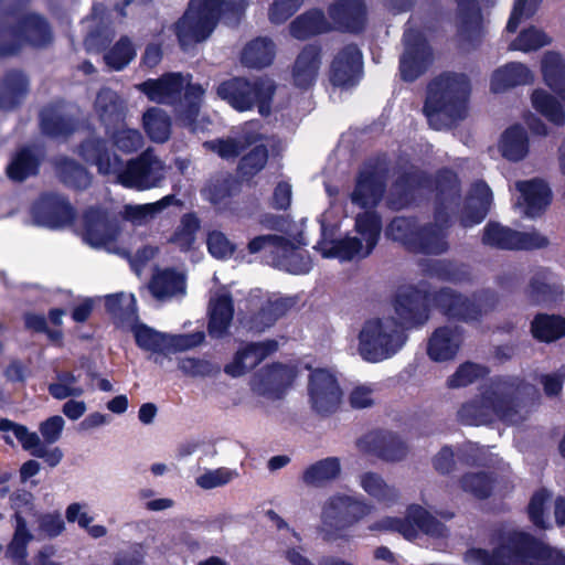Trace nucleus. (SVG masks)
I'll use <instances>...</instances> for the list:
<instances>
[{"label": "nucleus", "mask_w": 565, "mask_h": 565, "mask_svg": "<svg viewBox=\"0 0 565 565\" xmlns=\"http://www.w3.org/2000/svg\"><path fill=\"white\" fill-rule=\"evenodd\" d=\"M433 303L448 318L475 321L489 312L495 297L489 291L473 296L470 301L449 288H443L433 297L425 287H405L397 294L392 316L366 319L358 333V353L369 363H380L395 356L406 344V329L420 326L428 320V306Z\"/></svg>", "instance_id": "nucleus-1"}, {"label": "nucleus", "mask_w": 565, "mask_h": 565, "mask_svg": "<svg viewBox=\"0 0 565 565\" xmlns=\"http://www.w3.org/2000/svg\"><path fill=\"white\" fill-rule=\"evenodd\" d=\"M436 224L425 226L417 235L418 246L413 252L441 254L447 250L446 225L449 214H457L463 227L475 226L483 221L492 204V192L484 182H476L463 204H459V182L449 170L441 171L437 178Z\"/></svg>", "instance_id": "nucleus-2"}, {"label": "nucleus", "mask_w": 565, "mask_h": 565, "mask_svg": "<svg viewBox=\"0 0 565 565\" xmlns=\"http://www.w3.org/2000/svg\"><path fill=\"white\" fill-rule=\"evenodd\" d=\"M539 398L537 388L519 377L498 379L480 397L463 404L458 416L461 423L472 426L494 419L518 425L527 418Z\"/></svg>", "instance_id": "nucleus-3"}, {"label": "nucleus", "mask_w": 565, "mask_h": 565, "mask_svg": "<svg viewBox=\"0 0 565 565\" xmlns=\"http://www.w3.org/2000/svg\"><path fill=\"white\" fill-rule=\"evenodd\" d=\"M79 154L86 162L96 166L99 173L113 177L128 189H153L166 179L167 166L150 149L124 164L117 154L107 150L104 140L94 138L81 146Z\"/></svg>", "instance_id": "nucleus-4"}, {"label": "nucleus", "mask_w": 565, "mask_h": 565, "mask_svg": "<svg viewBox=\"0 0 565 565\" xmlns=\"http://www.w3.org/2000/svg\"><path fill=\"white\" fill-rule=\"evenodd\" d=\"M490 554L482 548L466 552L465 561L475 565H565V553L516 530L501 532Z\"/></svg>", "instance_id": "nucleus-5"}, {"label": "nucleus", "mask_w": 565, "mask_h": 565, "mask_svg": "<svg viewBox=\"0 0 565 565\" xmlns=\"http://www.w3.org/2000/svg\"><path fill=\"white\" fill-rule=\"evenodd\" d=\"M192 76L182 73H167L157 79H148L137 86L151 102L157 104H179L178 118L192 132L203 130L209 120H198L205 89L192 84Z\"/></svg>", "instance_id": "nucleus-6"}, {"label": "nucleus", "mask_w": 565, "mask_h": 565, "mask_svg": "<svg viewBox=\"0 0 565 565\" xmlns=\"http://www.w3.org/2000/svg\"><path fill=\"white\" fill-rule=\"evenodd\" d=\"M471 84L463 73L445 72L427 88L424 114L436 130L447 129L468 116Z\"/></svg>", "instance_id": "nucleus-7"}, {"label": "nucleus", "mask_w": 565, "mask_h": 565, "mask_svg": "<svg viewBox=\"0 0 565 565\" xmlns=\"http://www.w3.org/2000/svg\"><path fill=\"white\" fill-rule=\"evenodd\" d=\"M247 6V0H190L188 10L175 23L181 47L185 51L193 44L205 41L221 17L228 23L236 22Z\"/></svg>", "instance_id": "nucleus-8"}, {"label": "nucleus", "mask_w": 565, "mask_h": 565, "mask_svg": "<svg viewBox=\"0 0 565 565\" xmlns=\"http://www.w3.org/2000/svg\"><path fill=\"white\" fill-rule=\"evenodd\" d=\"M381 218L374 212L359 214L355 230L360 237H345L338 241H322L318 249L324 258H338L342 262L364 258L371 254L381 234Z\"/></svg>", "instance_id": "nucleus-9"}, {"label": "nucleus", "mask_w": 565, "mask_h": 565, "mask_svg": "<svg viewBox=\"0 0 565 565\" xmlns=\"http://www.w3.org/2000/svg\"><path fill=\"white\" fill-rule=\"evenodd\" d=\"M275 90V83L269 78L250 82L243 77H234L221 83L216 94L235 110L246 111L257 106L260 115L268 116Z\"/></svg>", "instance_id": "nucleus-10"}, {"label": "nucleus", "mask_w": 565, "mask_h": 565, "mask_svg": "<svg viewBox=\"0 0 565 565\" xmlns=\"http://www.w3.org/2000/svg\"><path fill=\"white\" fill-rule=\"evenodd\" d=\"M542 72L545 83L561 100L543 89H536L532 94V105L550 121L562 125L565 121V63L561 55L547 52L542 61Z\"/></svg>", "instance_id": "nucleus-11"}, {"label": "nucleus", "mask_w": 565, "mask_h": 565, "mask_svg": "<svg viewBox=\"0 0 565 565\" xmlns=\"http://www.w3.org/2000/svg\"><path fill=\"white\" fill-rule=\"evenodd\" d=\"M370 530L395 531L401 533L408 541L416 539L419 531L435 537H444L447 535L446 526L436 520L429 511L416 504L407 509L404 519L384 518L370 525Z\"/></svg>", "instance_id": "nucleus-12"}, {"label": "nucleus", "mask_w": 565, "mask_h": 565, "mask_svg": "<svg viewBox=\"0 0 565 565\" xmlns=\"http://www.w3.org/2000/svg\"><path fill=\"white\" fill-rule=\"evenodd\" d=\"M119 222L103 207H89L83 215V239L94 248H104L109 253H128L119 246Z\"/></svg>", "instance_id": "nucleus-13"}, {"label": "nucleus", "mask_w": 565, "mask_h": 565, "mask_svg": "<svg viewBox=\"0 0 565 565\" xmlns=\"http://www.w3.org/2000/svg\"><path fill=\"white\" fill-rule=\"evenodd\" d=\"M482 243L499 249L529 250L544 248L548 245L550 241L545 235L535 230L520 232L499 223L490 222L483 228Z\"/></svg>", "instance_id": "nucleus-14"}, {"label": "nucleus", "mask_w": 565, "mask_h": 565, "mask_svg": "<svg viewBox=\"0 0 565 565\" xmlns=\"http://www.w3.org/2000/svg\"><path fill=\"white\" fill-rule=\"evenodd\" d=\"M405 52L399 70L404 81L412 82L420 76L433 61L431 50L423 35L413 29L404 33Z\"/></svg>", "instance_id": "nucleus-15"}, {"label": "nucleus", "mask_w": 565, "mask_h": 565, "mask_svg": "<svg viewBox=\"0 0 565 565\" xmlns=\"http://www.w3.org/2000/svg\"><path fill=\"white\" fill-rule=\"evenodd\" d=\"M259 121L245 122L236 136L217 138L203 143V147L224 160L236 159L246 148L264 139Z\"/></svg>", "instance_id": "nucleus-16"}, {"label": "nucleus", "mask_w": 565, "mask_h": 565, "mask_svg": "<svg viewBox=\"0 0 565 565\" xmlns=\"http://www.w3.org/2000/svg\"><path fill=\"white\" fill-rule=\"evenodd\" d=\"M31 214L35 224L58 228L71 224L75 213L71 204L61 195H42L32 206Z\"/></svg>", "instance_id": "nucleus-17"}, {"label": "nucleus", "mask_w": 565, "mask_h": 565, "mask_svg": "<svg viewBox=\"0 0 565 565\" xmlns=\"http://www.w3.org/2000/svg\"><path fill=\"white\" fill-rule=\"evenodd\" d=\"M356 446L363 454L387 462L401 461L408 454L406 444L397 435L388 431H371L360 438Z\"/></svg>", "instance_id": "nucleus-18"}, {"label": "nucleus", "mask_w": 565, "mask_h": 565, "mask_svg": "<svg viewBox=\"0 0 565 565\" xmlns=\"http://www.w3.org/2000/svg\"><path fill=\"white\" fill-rule=\"evenodd\" d=\"M309 395L316 412L327 414L338 408L342 392L333 374L327 370L318 369L310 376Z\"/></svg>", "instance_id": "nucleus-19"}, {"label": "nucleus", "mask_w": 565, "mask_h": 565, "mask_svg": "<svg viewBox=\"0 0 565 565\" xmlns=\"http://www.w3.org/2000/svg\"><path fill=\"white\" fill-rule=\"evenodd\" d=\"M0 431H11L24 450L29 451L33 457L44 459L52 468L56 467L63 459L64 454L61 448L47 449L38 433L29 430L24 425L2 418L0 419Z\"/></svg>", "instance_id": "nucleus-20"}, {"label": "nucleus", "mask_w": 565, "mask_h": 565, "mask_svg": "<svg viewBox=\"0 0 565 565\" xmlns=\"http://www.w3.org/2000/svg\"><path fill=\"white\" fill-rule=\"evenodd\" d=\"M384 189V169L379 166L366 164L358 177L351 201L363 209L373 207L381 201Z\"/></svg>", "instance_id": "nucleus-21"}, {"label": "nucleus", "mask_w": 565, "mask_h": 565, "mask_svg": "<svg viewBox=\"0 0 565 565\" xmlns=\"http://www.w3.org/2000/svg\"><path fill=\"white\" fill-rule=\"evenodd\" d=\"M362 53L356 45L341 49L334 56L330 68V81L334 86L350 87L362 76Z\"/></svg>", "instance_id": "nucleus-22"}, {"label": "nucleus", "mask_w": 565, "mask_h": 565, "mask_svg": "<svg viewBox=\"0 0 565 565\" xmlns=\"http://www.w3.org/2000/svg\"><path fill=\"white\" fill-rule=\"evenodd\" d=\"M332 30L356 33L364 29L367 10L363 0H341L329 8Z\"/></svg>", "instance_id": "nucleus-23"}, {"label": "nucleus", "mask_w": 565, "mask_h": 565, "mask_svg": "<svg viewBox=\"0 0 565 565\" xmlns=\"http://www.w3.org/2000/svg\"><path fill=\"white\" fill-rule=\"evenodd\" d=\"M247 249L250 254H256L260 250L269 253L270 263L286 271H303L308 267L306 259H299L298 263L286 259L284 253L288 249L286 238L278 235H260L250 239L247 244Z\"/></svg>", "instance_id": "nucleus-24"}, {"label": "nucleus", "mask_w": 565, "mask_h": 565, "mask_svg": "<svg viewBox=\"0 0 565 565\" xmlns=\"http://www.w3.org/2000/svg\"><path fill=\"white\" fill-rule=\"evenodd\" d=\"M277 349L278 342L276 340L247 343L236 352L233 361L225 365L224 371L233 377L242 376L276 352Z\"/></svg>", "instance_id": "nucleus-25"}, {"label": "nucleus", "mask_w": 565, "mask_h": 565, "mask_svg": "<svg viewBox=\"0 0 565 565\" xmlns=\"http://www.w3.org/2000/svg\"><path fill=\"white\" fill-rule=\"evenodd\" d=\"M515 186L521 193L516 206L524 216L536 217L550 205L552 192L544 181L539 179L519 181Z\"/></svg>", "instance_id": "nucleus-26"}, {"label": "nucleus", "mask_w": 565, "mask_h": 565, "mask_svg": "<svg viewBox=\"0 0 565 565\" xmlns=\"http://www.w3.org/2000/svg\"><path fill=\"white\" fill-rule=\"evenodd\" d=\"M297 376L295 367L273 364L258 373L253 380V387L259 394L279 397Z\"/></svg>", "instance_id": "nucleus-27"}, {"label": "nucleus", "mask_w": 565, "mask_h": 565, "mask_svg": "<svg viewBox=\"0 0 565 565\" xmlns=\"http://www.w3.org/2000/svg\"><path fill=\"white\" fill-rule=\"evenodd\" d=\"M234 316L232 296L226 290L213 292L209 301V326L207 331L212 338L224 337Z\"/></svg>", "instance_id": "nucleus-28"}, {"label": "nucleus", "mask_w": 565, "mask_h": 565, "mask_svg": "<svg viewBox=\"0 0 565 565\" xmlns=\"http://www.w3.org/2000/svg\"><path fill=\"white\" fill-rule=\"evenodd\" d=\"M321 66V49L307 45L297 56L292 67L294 84L302 89L311 87L318 77Z\"/></svg>", "instance_id": "nucleus-29"}, {"label": "nucleus", "mask_w": 565, "mask_h": 565, "mask_svg": "<svg viewBox=\"0 0 565 565\" xmlns=\"http://www.w3.org/2000/svg\"><path fill=\"white\" fill-rule=\"evenodd\" d=\"M349 504L350 495L347 494H334L324 502L321 512V532L326 541L337 537L333 530L345 529Z\"/></svg>", "instance_id": "nucleus-30"}, {"label": "nucleus", "mask_w": 565, "mask_h": 565, "mask_svg": "<svg viewBox=\"0 0 565 565\" xmlns=\"http://www.w3.org/2000/svg\"><path fill=\"white\" fill-rule=\"evenodd\" d=\"M44 152L35 146H26L18 150L7 167L10 180L21 182L39 172Z\"/></svg>", "instance_id": "nucleus-31"}, {"label": "nucleus", "mask_w": 565, "mask_h": 565, "mask_svg": "<svg viewBox=\"0 0 565 565\" xmlns=\"http://www.w3.org/2000/svg\"><path fill=\"white\" fill-rule=\"evenodd\" d=\"M461 333L458 328H439L429 339L427 353L434 361H447L457 354L461 344Z\"/></svg>", "instance_id": "nucleus-32"}, {"label": "nucleus", "mask_w": 565, "mask_h": 565, "mask_svg": "<svg viewBox=\"0 0 565 565\" xmlns=\"http://www.w3.org/2000/svg\"><path fill=\"white\" fill-rule=\"evenodd\" d=\"M149 289L158 300H168L185 292V277L172 269L156 273L149 284Z\"/></svg>", "instance_id": "nucleus-33"}, {"label": "nucleus", "mask_w": 565, "mask_h": 565, "mask_svg": "<svg viewBox=\"0 0 565 565\" xmlns=\"http://www.w3.org/2000/svg\"><path fill=\"white\" fill-rule=\"evenodd\" d=\"M533 82V74L521 63H510L497 70L491 78V90L500 93L508 88Z\"/></svg>", "instance_id": "nucleus-34"}, {"label": "nucleus", "mask_w": 565, "mask_h": 565, "mask_svg": "<svg viewBox=\"0 0 565 565\" xmlns=\"http://www.w3.org/2000/svg\"><path fill=\"white\" fill-rule=\"evenodd\" d=\"M289 29L291 35L298 40L332 31L331 23L320 10H310L299 15Z\"/></svg>", "instance_id": "nucleus-35"}, {"label": "nucleus", "mask_w": 565, "mask_h": 565, "mask_svg": "<svg viewBox=\"0 0 565 565\" xmlns=\"http://www.w3.org/2000/svg\"><path fill=\"white\" fill-rule=\"evenodd\" d=\"M179 203L173 194L163 196L157 202L146 204H126L121 211V217L135 225H143L161 213L170 205Z\"/></svg>", "instance_id": "nucleus-36"}, {"label": "nucleus", "mask_w": 565, "mask_h": 565, "mask_svg": "<svg viewBox=\"0 0 565 565\" xmlns=\"http://www.w3.org/2000/svg\"><path fill=\"white\" fill-rule=\"evenodd\" d=\"M501 154L510 161H520L529 152V138L526 131L519 125L508 128L499 142Z\"/></svg>", "instance_id": "nucleus-37"}, {"label": "nucleus", "mask_w": 565, "mask_h": 565, "mask_svg": "<svg viewBox=\"0 0 565 565\" xmlns=\"http://www.w3.org/2000/svg\"><path fill=\"white\" fill-rule=\"evenodd\" d=\"M458 3V32L463 39L478 36L482 28V17L476 0H456Z\"/></svg>", "instance_id": "nucleus-38"}, {"label": "nucleus", "mask_w": 565, "mask_h": 565, "mask_svg": "<svg viewBox=\"0 0 565 565\" xmlns=\"http://www.w3.org/2000/svg\"><path fill=\"white\" fill-rule=\"evenodd\" d=\"M275 56V45L266 38H259L248 43L242 53V63L252 68H262L271 64Z\"/></svg>", "instance_id": "nucleus-39"}, {"label": "nucleus", "mask_w": 565, "mask_h": 565, "mask_svg": "<svg viewBox=\"0 0 565 565\" xmlns=\"http://www.w3.org/2000/svg\"><path fill=\"white\" fill-rule=\"evenodd\" d=\"M95 111L104 124H117L124 118V103L114 90L103 88L96 97Z\"/></svg>", "instance_id": "nucleus-40"}, {"label": "nucleus", "mask_w": 565, "mask_h": 565, "mask_svg": "<svg viewBox=\"0 0 565 565\" xmlns=\"http://www.w3.org/2000/svg\"><path fill=\"white\" fill-rule=\"evenodd\" d=\"M41 129L47 136L61 137L73 130V121L66 116L62 105H53L42 110Z\"/></svg>", "instance_id": "nucleus-41"}, {"label": "nucleus", "mask_w": 565, "mask_h": 565, "mask_svg": "<svg viewBox=\"0 0 565 565\" xmlns=\"http://www.w3.org/2000/svg\"><path fill=\"white\" fill-rule=\"evenodd\" d=\"M340 471V460L335 457H328L309 466L302 473V481L307 486L320 487L335 479Z\"/></svg>", "instance_id": "nucleus-42"}, {"label": "nucleus", "mask_w": 565, "mask_h": 565, "mask_svg": "<svg viewBox=\"0 0 565 565\" xmlns=\"http://www.w3.org/2000/svg\"><path fill=\"white\" fill-rule=\"evenodd\" d=\"M28 79L19 72L7 75L0 88V108H14L28 93Z\"/></svg>", "instance_id": "nucleus-43"}, {"label": "nucleus", "mask_w": 565, "mask_h": 565, "mask_svg": "<svg viewBox=\"0 0 565 565\" xmlns=\"http://www.w3.org/2000/svg\"><path fill=\"white\" fill-rule=\"evenodd\" d=\"M360 487L379 502L394 503L398 498L397 490L375 472H364L359 477Z\"/></svg>", "instance_id": "nucleus-44"}, {"label": "nucleus", "mask_w": 565, "mask_h": 565, "mask_svg": "<svg viewBox=\"0 0 565 565\" xmlns=\"http://www.w3.org/2000/svg\"><path fill=\"white\" fill-rule=\"evenodd\" d=\"M106 308L108 312L121 326L129 327L137 320L136 299L131 294H116L106 297Z\"/></svg>", "instance_id": "nucleus-45"}, {"label": "nucleus", "mask_w": 565, "mask_h": 565, "mask_svg": "<svg viewBox=\"0 0 565 565\" xmlns=\"http://www.w3.org/2000/svg\"><path fill=\"white\" fill-rule=\"evenodd\" d=\"M128 328L132 332L135 341L141 350L166 354L167 333L159 332L145 323L138 322L137 320Z\"/></svg>", "instance_id": "nucleus-46"}, {"label": "nucleus", "mask_w": 565, "mask_h": 565, "mask_svg": "<svg viewBox=\"0 0 565 565\" xmlns=\"http://www.w3.org/2000/svg\"><path fill=\"white\" fill-rule=\"evenodd\" d=\"M143 128L149 138L154 142H166L171 135V120L167 113L152 107L143 115Z\"/></svg>", "instance_id": "nucleus-47"}, {"label": "nucleus", "mask_w": 565, "mask_h": 565, "mask_svg": "<svg viewBox=\"0 0 565 565\" xmlns=\"http://www.w3.org/2000/svg\"><path fill=\"white\" fill-rule=\"evenodd\" d=\"M234 184V180L230 177L213 178L202 190V195L217 210H225L233 196Z\"/></svg>", "instance_id": "nucleus-48"}, {"label": "nucleus", "mask_w": 565, "mask_h": 565, "mask_svg": "<svg viewBox=\"0 0 565 565\" xmlns=\"http://www.w3.org/2000/svg\"><path fill=\"white\" fill-rule=\"evenodd\" d=\"M65 518L70 523H77L92 539H102L108 533L105 525L92 524L94 518L88 513L87 504L85 503H71L66 508Z\"/></svg>", "instance_id": "nucleus-49"}, {"label": "nucleus", "mask_w": 565, "mask_h": 565, "mask_svg": "<svg viewBox=\"0 0 565 565\" xmlns=\"http://www.w3.org/2000/svg\"><path fill=\"white\" fill-rule=\"evenodd\" d=\"M534 338L552 342L565 335V319L556 316L540 315L532 322Z\"/></svg>", "instance_id": "nucleus-50"}, {"label": "nucleus", "mask_w": 565, "mask_h": 565, "mask_svg": "<svg viewBox=\"0 0 565 565\" xmlns=\"http://www.w3.org/2000/svg\"><path fill=\"white\" fill-rule=\"evenodd\" d=\"M199 230V218L192 213L184 214L169 242L180 250L188 252L193 247Z\"/></svg>", "instance_id": "nucleus-51"}, {"label": "nucleus", "mask_w": 565, "mask_h": 565, "mask_svg": "<svg viewBox=\"0 0 565 565\" xmlns=\"http://www.w3.org/2000/svg\"><path fill=\"white\" fill-rule=\"evenodd\" d=\"M419 230L414 220L406 217L394 218L387 227L386 235L393 241L402 243L409 250L417 244Z\"/></svg>", "instance_id": "nucleus-52"}, {"label": "nucleus", "mask_w": 565, "mask_h": 565, "mask_svg": "<svg viewBox=\"0 0 565 565\" xmlns=\"http://www.w3.org/2000/svg\"><path fill=\"white\" fill-rule=\"evenodd\" d=\"M32 539L33 535L29 532L24 518H19V523H15L13 539L7 550V554L15 565H29L25 562L26 547Z\"/></svg>", "instance_id": "nucleus-53"}, {"label": "nucleus", "mask_w": 565, "mask_h": 565, "mask_svg": "<svg viewBox=\"0 0 565 565\" xmlns=\"http://www.w3.org/2000/svg\"><path fill=\"white\" fill-rule=\"evenodd\" d=\"M265 138L254 143V148L242 157L238 171L243 177L252 178L265 168L268 160V150L263 142Z\"/></svg>", "instance_id": "nucleus-54"}, {"label": "nucleus", "mask_w": 565, "mask_h": 565, "mask_svg": "<svg viewBox=\"0 0 565 565\" xmlns=\"http://www.w3.org/2000/svg\"><path fill=\"white\" fill-rule=\"evenodd\" d=\"M77 382V377L72 372H58L56 381L49 385V392L60 401L68 397H79L85 391Z\"/></svg>", "instance_id": "nucleus-55"}, {"label": "nucleus", "mask_w": 565, "mask_h": 565, "mask_svg": "<svg viewBox=\"0 0 565 565\" xmlns=\"http://www.w3.org/2000/svg\"><path fill=\"white\" fill-rule=\"evenodd\" d=\"M136 56V50L127 36H122L104 56L106 64L115 71L125 68Z\"/></svg>", "instance_id": "nucleus-56"}, {"label": "nucleus", "mask_w": 565, "mask_h": 565, "mask_svg": "<svg viewBox=\"0 0 565 565\" xmlns=\"http://www.w3.org/2000/svg\"><path fill=\"white\" fill-rule=\"evenodd\" d=\"M58 175L63 183L75 189H85L90 184L89 173L73 160L58 163Z\"/></svg>", "instance_id": "nucleus-57"}, {"label": "nucleus", "mask_w": 565, "mask_h": 565, "mask_svg": "<svg viewBox=\"0 0 565 565\" xmlns=\"http://www.w3.org/2000/svg\"><path fill=\"white\" fill-rule=\"evenodd\" d=\"M22 31L26 40L34 46H43L51 41L49 25L39 15H28L23 21Z\"/></svg>", "instance_id": "nucleus-58"}, {"label": "nucleus", "mask_w": 565, "mask_h": 565, "mask_svg": "<svg viewBox=\"0 0 565 565\" xmlns=\"http://www.w3.org/2000/svg\"><path fill=\"white\" fill-rule=\"evenodd\" d=\"M238 477L236 469L220 467L216 469L205 470L201 476L195 479L196 486L204 490L223 487L232 482Z\"/></svg>", "instance_id": "nucleus-59"}, {"label": "nucleus", "mask_w": 565, "mask_h": 565, "mask_svg": "<svg viewBox=\"0 0 565 565\" xmlns=\"http://www.w3.org/2000/svg\"><path fill=\"white\" fill-rule=\"evenodd\" d=\"M209 253L216 259H228L236 250V245L221 231L209 232L206 237Z\"/></svg>", "instance_id": "nucleus-60"}, {"label": "nucleus", "mask_w": 565, "mask_h": 565, "mask_svg": "<svg viewBox=\"0 0 565 565\" xmlns=\"http://www.w3.org/2000/svg\"><path fill=\"white\" fill-rule=\"evenodd\" d=\"M550 43L547 35L535 29L530 28L521 32V34L510 44V50L530 52L539 50Z\"/></svg>", "instance_id": "nucleus-61"}, {"label": "nucleus", "mask_w": 565, "mask_h": 565, "mask_svg": "<svg viewBox=\"0 0 565 565\" xmlns=\"http://www.w3.org/2000/svg\"><path fill=\"white\" fill-rule=\"evenodd\" d=\"M487 370L475 363L461 364L448 380V386L452 388L463 387L483 377Z\"/></svg>", "instance_id": "nucleus-62"}, {"label": "nucleus", "mask_w": 565, "mask_h": 565, "mask_svg": "<svg viewBox=\"0 0 565 565\" xmlns=\"http://www.w3.org/2000/svg\"><path fill=\"white\" fill-rule=\"evenodd\" d=\"M205 339L203 331L189 334H168L166 340V354L182 352L199 347Z\"/></svg>", "instance_id": "nucleus-63"}, {"label": "nucleus", "mask_w": 565, "mask_h": 565, "mask_svg": "<svg viewBox=\"0 0 565 565\" xmlns=\"http://www.w3.org/2000/svg\"><path fill=\"white\" fill-rule=\"evenodd\" d=\"M461 488L476 498H487L492 490V479L483 472L467 473L461 479Z\"/></svg>", "instance_id": "nucleus-64"}]
</instances>
